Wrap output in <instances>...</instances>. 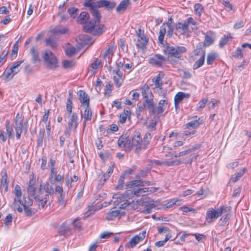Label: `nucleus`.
Listing matches in <instances>:
<instances>
[{
    "instance_id": "1",
    "label": "nucleus",
    "mask_w": 251,
    "mask_h": 251,
    "mask_svg": "<svg viewBox=\"0 0 251 251\" xmlns=\"http://www.w3.org/2000/svg\"><path fill=\"white\" fill-rule=\"evenodd\" d=\"M89 7L93 20L84 26V31L94 35L101 34L104 31L105 26L103 24H100L101 17L100 11L95 6Z\"/></svg>"
},
{
    "instance_id": "2",
    "label": "nucleus",
    "mask_w": 251,
    "mask_h": 251,
    "mask_svg": "<svg viewBox=\"0 0 251 251\" xmlns=\"http://www.w3.org/2000/svg\"><path fill=\"white\" fill-rule=\"evenodd\" d=\"M27 119L24 120L22 114L18 113L15 119L14 128L16 131V135L17 139H20L21 134L23 133L25 134L27 131Z\"/></svg>"
},
{
    "instance_id": "3",
    "label": "nucleus",
    "mask_w": 251,
    "mask_h": 251,
    "mask_svg": "<svg viewBox=\"0 0 251 251\" xmlns=\"http://www.w3.org/2000/svg\"><path fill=\"white\" fill-rule=\"evenodd\" d=\"M186 50V49L183 46L173 47L167 45L164 51L166 54L177 58L180 60H183V58L182 54L185 52Z\"/></svg>"
},
{
    "instance_id": "4",
    "label": "nucleus",
    "mask_w": 251,
    "mask_h": 251,
    "mask_svg": "<svg viewBox=\"0 0 251 251\" xmlns=\"http://www.w3.org/2000/svg\"><path fill=\"white\" fill-rule=\"evenodd\" d=\"M65 120L67 119L68 126L65 131V134L66 135L70 136L72 130L75 131L78 125V116L76 113H73L71 115H65Z\"/></svg>"
},
{
    "instance_id": "5",
    "label": "nucleus",
    "mask_w": 251,
    "mask_h": 251,
    "mask_svg": "<svg viewBox=\"0 0 251 251\" xmlns=\"http://www.w3.org/2000/svg\"><path fill=\"white\" fill-rule=\"evenodd\" d=\"M42 58L47 68L53 69L56 67L57 58L51 51L47 50L42 52Z\"/></svg>"
},
{
    "instance_id": "6",
    "label": "nucleus",
    "mask_w": 251,
    "mask_h": 251,
    "mask_svg": "<svg viewBox=\"0 0 251 251\" xmlns=\"http://www.w3.org/2000/svg\"><path fill=\"white\" fill-rule=\"evenodd\" d=\"M131 140V147H133L135 148V152H139L142 150H144L147 149L146 147H144V143L143 142L142 138L141 136V134L138 131L134 132L132 137L130 138Z\"/></svg>"
},
{
    "instance_id": "7",
    "label": "nucleus",
    "mask_w": 251,
    "mask_h": 251,
    "mask_svg": "<svg viewBox=\"0 0 251 251\" xmlns=\"http://www.w3.org/2000/svg\"><path fill=\"white\" fill-rule=\"evenodd\" d=\"M130 191H126L123 194H115L113 196V199H116L114 201V205L118 206L120 203L131 199L130 194Z\"/></svg>"
},
{
    "instance_id": "8",
    "label": "nucleus",
    "mask_w": 251,
    "mask_h": 251,
    "mask_svg": "<svg viewBox=\"0 0 251 251\" xmlns=\"http://www.w3.org/2000/svg\"><path fill=\"white\" fill-rule=\"evenodd\" d=\"M146 232L143 231L140 232L139 235L133 237L130 241L125 245L126 248H133L140 241L143 240L146 237Z\"/></svg>"
},
{
    "instance_id": "9",
    "label": "nucleus",
    "mask_w": 251,
    "mask_h": 251,
    "mask_svg": "<svg viewBox=\"0 0 251 251\" xmlns=\"http://www.w3.org/2000/svg\"><path fill=\"white\" fill-rule=\"evenodd\" d=\"M194 52L196 55H198L199 53L201 54V58L194 64L193 69L196 70L201 67L203 64L205 59V51L200 49L195 50Z\"/></svg>"
},
{
    "instance_id": "10",
    "label": "nucleus",
    "mask_w": 251,
    "mask_h": 251,
    "mask_svg": "<svg viewBox=\"0 0 251 251\" xmlns=\"http://www.w3.org/2000/svg\"><path fill=\"white\" fill-rule=\"evenodd\" d=\"M165 61H166V58L160 54H155L149 59L150 64L158 67L162 66V62Z\"/></svg>"
},
{
    "instance_id": "11",
    "label": "nucleus",
    "mask_w": 251,
    "mask_h": 251,
    "mask_svg": "<svg viewBox=\"0 0 251 251\" xmlns=\"http://www.w3.org/2000/svg\"><path fill=\"white\" fill-rule=\"evenodd\" d=\"M118 145L120 148H125V149H130L131 148V140L128 139L126 136H121L118 141Z\"/></svg>"
},
{
    "instance_id": "12",
    "label": "nucleus",
    "mask_w": 251,
    "mask_h": 251,
    "mask_svg": "<svg viewBox=\"0 0 251 251\" xmlns=\"http://www.w3.org/2000/svg\"><path fill=\"white\" fill-rule=\"evenodd\" d=\"M130 196L132 199L134 196L136 197H143L148 195L149 194V188H139L136 190H129Z\"/></svg>"
},
{
    "instance_id": "13",
    "label": "nucleus",
    "mask_w": 251,
    "mask_h": 251,
    "mask_svg": "<svg viewBox=\"0 0 251 251\" xmlns=\"http://www.w3.org/2000/svg\"><path fill=\"white\" fill-rule=\"evenodd\" d=\"M35 180L31 179L28 183L27 187V192L29 195L32 197L34 200L38 199V196L36 195V189L34 187L35 184Z\"/></svg>"
},
{
    "instance_id": "14",
    "label": "nucleus",
    "mask_w": 251,
    "mask_h": 251,
    "mask_svg": "<svg viewBox=\"0 0 251 251\" xmlns=\"http://www.w3.org/2000/svg\"><path fill=\"white\" fill-rule=\"evenodd\" d=\"M218 218L216 213V209L210 208L208 209L206 213L205 220L208 223H211L214 221Z\"/></svg>"
},
{
    "instance_id": "15",
    "label": "nucleus",
    "mask_w": 251,
    "mask_h": 251,
    "mask_svg": "<svg viewBox=\"0 0 251 251\" xmlns=\"http://www.w3.org/2000/svg\"><path fill=\"white\" fill-rule=\"evenodd\" d=\"M58 233L61 236H66L72 234V231L69 226L63 223L58 229Z\"/></svg>"
},
{
    "instance_id": "16",
    "label": "nucleus",
    "mask_w": 251,
    "mask_h": 251,
    "mask_svg": "<svg viewBox=\"0 0 251 251\" xmlns=\"http://www.w3.org/2000/svg\"><path fill=\"white\" fill-rule=\"evenodd\" d=\"M215 39V35L213 32L211 31L207 32L205 35L204 46H209L214 43Z\"/></svg>"
},
{
    "instance_id": "17",
    "label": "nucleus",
    "mask_w": 251,
    "mask_h": 251,
    "mask_svg": "<svg viewBox=\"0 0 251 251\" xmlns=\"http://www.w3.org/2000/svg\"><path fill=\"white\" fill-rule=\"evenodd\" d=\"M129 0H123L116 7V11L118 13H124L130 5Z\"/></svg>"
},
{
    "instance_id": "18",
    "label": "nucleus",
    "mask_w": 251,
    "mask_h": 251,
    "mask_svg": "<svg viewBox=\"0 0 251 251\" xmlns=\"http://www.w3.org/2000/svg\"><path fill=\"white\" fill-rule=\"evenodd\" d=\"M125 212H121L119 210H113L107 213L105 219L108 221H111L118 217L119 215L124 216L125 215Z\"/></svg>"
},
{
    "instance_id": "19",
    "label": "nucleus",
    "mask_w": 251,
    "mask_h": 251,
    "mask_svg": "<svg viewBox=\"0 0 251 251\" xmlns=\"http://www.w3.org/2000/svg\"><path fill=\"white\" fill-rule=\"evenodd\" d=\"M73 95L71 92L69 93V97L67 99V101L66 103V113L65 115H71L72 114V109H73Z\"/></svg>"
},
{
    "instance_id": "20",
    "label": "nucleus",
    "mask_w": 251,
    "mask_h": 251,
    "mask_svg": "<svg viewBox=\"0 0 251 251\" xmlns=\"http://www.w3.org/2000/svg\"><path fill=\"white\" fill-rule=\"evenodd\" d=\"M90 18L89 14L88 12L84 11L80 13L79 16L77 18V21L81 24L87 25Z\"/></svg>"
},
{
    "instance_id": "21",
    "label": "nucleus",
    "mask_w": 251,
    "mask_h": 251,
    "mask_svg": "<svg viewBox=\"0 0 251 251\" xmlns=\"http://www.w3.org/2000/svg\"><path fill=\"white\" fill-rule=\"evenodd\" d=\"M80 98V100L82 105H89V97L88 95L83 90H79L78 92Z\"/></svg>"
},
{
    "instance_id": "22",
    "label": "nucleus",
    "mask_w": 251,
    "mask_h": 251,
    "mask_svg": "<svg viewBox=\"0 0 251 251\" xmlns=\"http://www.w3.org/2000/svg\"><path fill=\"white\" fill-rule=\"evenodd\" d=\"M144 103H145L150 113L153 115L156 114L155 107L152 99H147Z\"/></svg>"
},
{
    "instance_id": "23",
    "label": "nucleus",
    "mask_w": 251,
    "mask_h": 251,
    "mask_svg": "<svg viewBox=\"0 0 251 251\" xmlns=\"http://www.w3.org/2000/svg\"><path fill=\"white\" fill-rule=\"evenodd\" d=\"M148 42V38L145 34H142V36L138 37L136 43V46L139 48L143 49L145 47Z\"/></svg>"
},
{
    "instance_id": "24",
    "label": "nucleus",
    "mask_w": 251,
    "mask_h": 251,
    "mask_svg": "<svg viewBox=\"0 0 251 251\" xmlns=\"http://www.w3.org/2000/svg\"><path fill=\"white\" fill-rule=\"evenodd\" d=\"M202 124L201 121L200 120V118H199L197 120H195L194 121H192L190 122H189L184 125L185 126V128H190V127H192L193 128H196L199 126L200 125Z\"/></svg>"
},
{
    "instance_id": "25",
    "label": "nucleus",
    "mask_w": 251,
    "mask_h": 251,
    "mask_svg": "<svg viewBox=\"0 0 251 251\" xmlns=\"http://www.w3.org/2000/svg\"><path fill=\"white\" fill-rule=\"evenodd\" d=\"M86 107L85 109L84 114V128L85 126L86 121H90L92 119V111L91 108H90V106L89 105H86Z\"/></svg>"
},
{
    "instance_id": "26",
    "label": "nucleus",
    "mask_w": 251,
    "mask_h": 251,
    "mask_svg": "<svg viewBox=\"0 0 251 251\" xmlns=\"http://www.w3.org/2000/svg\"><path fill=\"white\" fill-rule=\"evenodd\" d=\"M14 76L13 72L10 68H6L2 75V77L5 81H9L12 79Z\"/></svg>"
},
{
    "instance_id": "27",
    "label": "nucleus",
    "mask_w": 251,
    "mask_h": 251,
    "mask_svg": "<svg viewBox=\"0 0 251 251\" xmlns=\"http://www.w3.org/2000/svg\"><path fill=\"white\" fill-rule=\"evenodd\" d=\"M30 53L32 56V61L33 63L36 64L40 61L38 52L34 47L31 49Z\"/></svg>"
},
{
    "instance_id": "28",
    "label": "nucleus",
    "mask_w": 251,
    "mask_h": 251,
    "mask_svg": "<svg viewBox=\"0 0 251 251\" xmlns=\"http://www.w3.org/2000/svg\"><path fill=\"white\" fill-rule=\"evenodd\" d=\"M200 148V145H197L195 147H193V148L189 149L188 150H187L186 151H184L180 152L178 153L175 154L174 155V156L176 158L179 157L180 156H184V155L192 152L193 151H194L199 149Z\"/></svg>"
},
{
    "instance_id": "29",
    "label": "nucleus",
    "mask_w": 251,
    "mask_h": 251,
    "mask_svg": "<svg viewBox=\"0 0 251 251\" xmlns=\"http://www.w3.org/2000/svg\"><path fill=\"white\" fill-rule=\"evenodd\" d=\"M18 201L23 207L30 206L33 204L32 200L29 197L24 198V201L22 198L19 199Z\"/></svg>"
},
{
    "instance_id": "30",
    "label": "nucleus",
    "mask_w": 251,
    "mask_h": 251,
    "mask_svg": "<svg viewBox=\"0 0 251 251\" xmlns=\"http://www.w3.org/2000/svg\"><path fill=\"white\" fill-rule=\"evenodd\" d=\"M142 180L139 179H136V180H133L130 181L128 184L126 185V189L128 188H132L134 186H142L143 184H142Z\"/></svg>"
},
{
    "instance_id": "31",
    "label": "nucleus",
    "mask_w": 251,
    "mask_h": 251,
    "mask_svg": "<svg viewBox=\"0 0 251 251\" xmlns=\"http://www.w3.org/2000/svg\"><path fill=\"white\" fill-rule=\"evenodd\" d=\"M23 62V60L19 61L13 63V64L10 67L13 72L14 75L18 74L20 71V66Z\"/></svg>"
},
{
    "instance_id": "32",
    "label": "nucleus",
    "mask_w": 251,
    "mask_h": 251,
    "mask_svg": "<svg viewBox=\"0 0 251 251\" xmlns=\"http://www.w3.org/2000/svg\"><path fill=\"white\" fill-rule=\"evenodd\" d=\"M247 169L244 168L240 172L233 175L231 178L232 182H236L245 173Z\"/></svg>"
},
{
    "instance_id": "33",
    "label": "nucleus",
    "mask_w": 251,
    "mask_h": 251,
    "mask_svg": "<svg viewBox=\"0 0 251 251\" xmlns=\"http://www.w3.org/2000/svg\"><path fill=\"white\" fill-rule=\"evenodd\" d=\"M164 75L163 74L159 73L157 75L155 78V87L158 88L160 89H162V78L163 77Z\"/></svg>"
},
{
    "instance_id": "34",
    "label": "nucleus",
    "mask_w": 251,
    "mask_h": 251,
    "mask_svg": "<svg viewBox=\"0 0 251 251\" xmlns=\"http://www.w3.org/2000/svg\"><path fill=\"white\" fill-rule=\"evenodd\" d=\"M165 23L163 24V25L161 26L159 30V35L158 36V41L161 44H163V40L164 36L166 33V28L164 27Z\"/></svg>"
},
{
    "instance_id": "35",
    "label": "nucleus",
    "mask_w": 251,
    "mask_h": 251,
    "mask_svg": "<svg viewBox=\"0 0 251 251\" xmlns=\"http://www.w3.org/2000/svg\"><path fill=\"white\" fill-rule=\"evenodd\" d=\"M43 189L48 194V195H46V197L48 196L49 195L52 196L54 193L53 188L49 184V183H47L43 185Z\"/></svg>"
},
{
    "instance_id": "36",
    "label": "nucleus",
    "mask_w": 251,
    "mask_h": 251,
    "mask_svg": "<svg viewBox=\"0 0 251 251\" xmlns=\"http://www.w3.org/2000/svg\"><path fill=\"white\" fill-rule=\"evenodd\" d=\"M231 39L232 37L230 34H228L226 36H224L220 41L219 47L221 48L224 47Z\"/></svg>"
},
{
    "instance_id": "37",
    "label": "nucleus",
    "mask_w": 251,
    "mask_h": 251,
    "mask_svg": "<svg viewBox=\"0 0 251 251\" xmlns=\"http://www.w3.org/2000/svg\"><path fill=\"white\" fill-rule=\"evenodd\" d=\"M176 29L177 30L181 29L183 31V33H185L188 30V25L186 23L184 22L183 24L181 23H178L176 24Z\"/></svg>"
},
{
    "instance_id": "38",
    "label": "nucleus",
    "mask_w": 251,
    "mask_h": 251,
    "mask_svg": "<svg viewBox=\"0 0 251 251\" xmlns=\"http://www.w3.org/2000/svg\"><path fill=\"white\" fill-rule=\"evenodd\" d=\"M68 30V29L65 27H56L51 30V32L55 34H65Z\"/></svg>"
},
{
    "instance_id": "39",
    "label": "nucleus",
    "mask_w": 251,
    "mask_h": 251,
    "mask_svg": "<svg viewBox=\"0 0 251 251\" xmlns=\"http://www.w3.org/2000/svg\"><path fill=\"white\" fill-rule=\"evenodd\" d=\"M0 183L1 186L5 188V190L7 191L8 188L7 175L5 172L4 175L2 176Z\"/></svg>"
},
{
    "instance_id": "40",
    "label": "nucleus",
    "mask_w": 251,
    "mask_h": 251,
    "mask_svg": "<svg viewBox=\"0 0 251 251\" xmlns=\"http://www.w3.org/2000/svg\"><path fill=\"white\" fill-rule=\"evenodd\" d=\"M186 96L188 97L189 95L185 94V93H184L183 92H178L176 94V95L175 97V101L179 103L181 101H182L184 99V98Z\"/></svg>"
},
{
    "instance_id": "41",
    "label": "nucleus",
    "mask_w": 251,
    "mask_h": 251,
    "mask_svg": "<svg viewBox=\"0 0 251 251\" xmlns=\"http://www.w3.org/2000/svg\"><path fill=\"white\" fill-rule=\"evenodd\" d=\"M194 9L196 14L200 16L203 12V7L201 3H197L194 5Z\"/></svg>"
},
{
    "instance_id": "42",
    "label": "nucleus",
    "mask_w": 251,
    "mask_h": 251,
    "mask_svg": "<svg viewBox=\"0 0 251 251\" xmlns=\"http://www.w3.org/2000/svg\"><path fill=\"white\" fill-rule=\"evenodd\" d=\"M232 56L233 57L236 58H242L243 57V52L242 50L240 48H237V49L235 51L232 53Z\"/></svg>"
},
{
    "instance_id": "43",
    "label": "nucleus",
    "mask_w": 251,
    "mask_h": 251,
    "mask_svg": "<svg viewBox=\"0 0 251 251\" xmlns=\"http://www.w3.org/2000/svg\"><path fill=\"white\" fill-rule=\"evenodd\" d=\"M6 130L7 133L9 137L13 138L14 135L13 133V130L12 127H11L10 122L9 121H7L6 123Z\"/></svg>"
},
{
    "instance_id": "44",
    "label": "nucleus",
    "mask_w": 251,
    "mask_h": 251,
    "mask_svg": "<svg viewBox=\"0 0 251 251\" xmlns=\"http://www.w3.org/2000/svg\"><path fill=\"white\" fill-rule=\"evenodd\" d=\"M58 175L57 172L55 168H51L50 173L49 176V180L51 184H53V178L56 177Z\"/></svg>"
},
{
    "instance_id": "45",
    "label": "nucleus",
    "mask_w": 251,
    "mask_h": 251,
    "mask_svg": "<svg viewBox=\"0 0 251 251\" xmlns=\"http://www.w3.org/2000/svg\"><path fill=\"white\" fill-rule=\"evenodd\" d=\"M151 136L150 132H147L145 134V135L143 137V139H142V140L143 141V142H144V147H146V148L147 147V146L150 144V140L151 139Z\"/></svg>"
},
{
    "instance_id": "46",
    "label": "nucleus",
    "mask_w": 251,
    "mask_h": 251,
    "mask_svg": "<svg viewBox=\"0 0 251 251\" xmlns=\"http://www.w3.org/2000/svg\"><path fill=\"white\" fill-rule=\"evenodd\" d=\"M126 178L125 176V174H122L121 175L120 178L118 181V185L116 186V189L118 190H121L123 189L124 186L123 184L124 182V179Z\"/></svg>"
},
{
    "instance_id": "47",
    "label": "nucleus",
    "mask_w": 251,
    "mask_h": 251,
    "mask_svg": "<svg viewBox=\"0 0 251 251\" xmlns=\"http://www.w3.org/2000/svg\"><path fill=\"white\" fill-rule=\"evenodd\" d=\"M171 238V234H166L165 236V240L163 241H159L158 242H156L155 243V245L156 247H162L164 245V244L166 243L167 241H168L170 238Z\"/></svg>"
},
{
    "instance_id": "48",
    "label": "nucleus",
    "mask_w": 251,
    "mask_h": 251,
    "mask_svg": "<svg viewBox=\"0 0 251 251\" xmlns=\"http://www.w3.org/2000/svg\"><path fill=\"white\" fill-rule=\"evenodd\" d=\"M14 193L16 197L18 199H21L22 197V191L21 187L19 185H16L14 190Z\"/></svg>"
},
{
    "instance_id": "49",
    "label": "nucleus",
    "mask_w": 251,
    "mask_h": 251,
    "mask_svg": "<svg viewBox=\"0 0 251 251\" xmlns=\"http://www.w3.org/2000/svg\"><path fill=\"white\" fill-rule=\"evenodd\" d=\"M36 201H39V207L41 208H44L45 205L47 204L48 199L47 197L44 199H41L38 196V199L35 200Z\"/></svg>"
},
{
    "instance_id": "50",
    "label": "nucleus",
    "mask_w": 251,
    "mask_h": 251,
    "mask_svg": "<svg viewBox=\"0 0 251 251\" xmlns=\"http://www.w3.org/2000/svg\"><path fill=\"white\" fill-rule=\"evenodd\" d=\"M208 101V99H202L197 104V109L198 111H200L201 109H202V108H203L205 105H206V103Z\"/></svg>"
},
{
    "instance_id": "51",
    "label": "nucleus",
    "mask_w": 251,
    "mask_h": 251,
    "mask_svg": "<svg viewBox=\"0 0 251 251\" xmlns=\"http://www.w3.org/2000/svg\"><path fill=\"white\" fill-rule=\"evenodd\" d=\"M116 5V3L114 1H108L107 0H106V3L105 4L104 7L107 10H110L113 9L115 6Z\"/></svg>"
},
{
    "instance_id": "52",
    "label": "nucleus",
    "mask_w": 251,
    "mask_h": 251,
    "mask_svg": "<svg viewBox=\"0 0 251 251\" xmlns=\"http://www.w3.org/2000/svg\"><path fill=\"white\" fill-rule=\"evenodd\" d=\"M76 52V49L74 47H69L67 48L65 50V53L67 56L69 57H72L73 56Z\"/></svg>"
},
{
    "instance_id": "53",
    "label": "nucleus",
    "mask_w": 251,
    "mask_h": 251,
    "mask_svg": "<svg viewBox=\"0 0 251 251\" xmlns=\"http://www.w3.org/2000/svg\"><path fill=\"white\" fill-rule=\"evenodd\" d=\"M45 43L47 46L51 47L52 49H55L57 47L56 42L50 38L46 39Z\"/></svg>"
},
{
    "instance_id": "54",
    "label": "nucleus",
    "mask_w": 251,
    "mask_h": 251,
    "mask_svg": "<svg viewBox=\"0 0 251 251\" xmlns=\"http://www.w3.org/2000/svg\"><path fill=\"white\" fill-rule=\"evenodd\" d=\"M58 204L63 207H64L66 206V201L65 200V195L61 194L59 195L58 200Z\"/></svg>"
},
{
    "instance_id": "55",
    "label": "nucleus",
    "mask_w": 251,
    "mask_h": 251,
    "mask_svg": "<svg viewBox=\"0 0 251 251\" xmlns=\"http://www.w3.org/2000/svg\"><path fill=\"white\" fill-rule=\"evenodd\" d=\"M110 174L107 172H105L101 177L100 179V183L101 185H103L104 183L108 179L109 177L110 176Z\"/></svg>"
},
{
    "instance_id": "56",
    "label": "nucleus",
    "mask_w": 251,
    "mask_h": 251,
    "mask_svg": "<svg viewBox=\"0 0 251 251\" xmlns=\"http://www.w3.org/2000/svg\"><path fill=\"white\" fill-rule=\"evenodd\" d=\"M216 58V55L214 53H210L207 55V63L208 65L212 64Z\"/></svg>"
},
{
    "instance_id": "57",
    "label": "nucleus",
    "mask_w": 251,
    "mask_h": 251,
    "mask_svg": "<svg viewBox=\"0 0 251 251\" xmlns=\"http://www.w3.org/2000/svg\"><path fill=\"white\" fill-rule=\"evenodd\" d=\"M19 42V40H18L16 43L14 44L13 47V50L12 52L11 53V56L12 57H16L18 53V43Z\"/></svg>"
},
{
    "instance_id": "58",
    "label": "nucleus",
    "mask_w": 251,
    "mask_h": 251,
    "mask_svg": "<svg viewBox=\"0 0 251 251\" xmlns=\"http://www.w3.org/2000/svg\"><path fill=\"white\" fill-rule=\"evenodd\" d=\"M78 11V9L77 8L72 7L71 8H69L68 10V12L70 14L71 16L74 18L76 17L77 15V12Z\"/></svg>"
},
{
    "instance_id": "59",
    "label": "nucleus",
    "mask_w": 251,
    "mask_h": 251,
    "mask_svg": "<svg viewBox=\"0 0 251 251\" xmlns=\"http://www.w3.org/2000/svg\"><path fill=\"white\" fill-rule=\"evenodd\" d=\"M29 206L24 207V209L27 216L31 217L34 214V212L31 208H29Z\"/></svg>"
},
{
    "instance_id": "60",
    "label": "nucleus",
    "mask_w": 251,
    "mask_h": 251,
    "mask_svg": "<svg viewBox=\"0 0 251 251\" xmlns=\"http://www.w3.org/2000/svg\"><path fill=\"white\" fill-rule=\"evenodd\" d=\"M74 65L73 61L69 60H64L63 62V66L64 68H70Z\"/></svg>"
},
{
    "instance_id": "61",
    "label": "nucleus",
    "mask_w": 251,
    "mask_h": 251,
    "mask_svg": "<svg viewBox=\"0 0 251 251\" xmlns=\"http://www.w3.org/2000/svg\"><path fill=\"white\" fill-rule=\"evenodd\" d=\"M136 170V167L133 166L131 168L125 170L122 174H125V176L127 177L129 175L132 174Z\"/></svg>"
},
{
    "instance_id": "62",
    "label": "nucleus",
    "mask_w": 251,
    "mask_h": 251,
    "mask_svg": "<svg viewBox=\"0 0 251 251\" xmlns=\"http://www.w3.org/2000/svg\"><path fill=\"white\" fill-rule=\"evenodd\" d=\"M106 0H100L95 2L94 6L97 8L103 7L105 6Z\"/></svg>"
},
{
    "instance_id": "63",
    "label": "nucleus",
    "mask_w": 251,
    "mask_h": 251,
    "mask_svg": "<svg viewBox=\"0 0 251 251\" xmlns=\"http://www.w3.org/2000/svg\"><path fill=\"white\" fill-rule=\"evenodd\" d=\"M118 130V126L115 124H112L110 125V128L106 129V132L107 134H109L112 132L117 131Z\"/></svg>"
},
{
    "instance_id": "64",
    "label": "nucleus",
    "mask_w": 251,
    "mask_h": 251,
    "mask_svg": "<svg viewBox=\"0 0 251 251\" xmlns=\"http://www.w3.org/2000/svg\"><path fill=\"white\" fill-rule=\"evenodd\" d=\"M148 172L146 170H142L139 174L136 175L135 178L139 179L140 178H144L147 176Z\"/></svg>"
}]
</instances>
